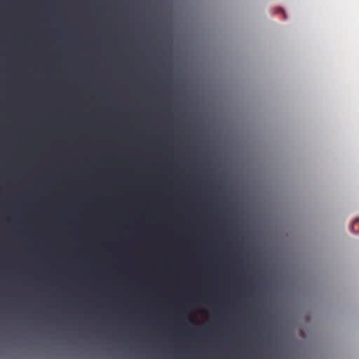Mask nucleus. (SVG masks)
Masks as SVG:
<instances>
[{
    "label": "nucleus",
    "instance_id": "obj_1",
    "mask_svg": "<svg viewBox=\"0 0 359 359\" xmlns=\"http://www.w3.org/2000/svg\"><path fill=\"white\" fill-rule=\"evenodd\" d=\"M358 222H359V219H355V220L353 222V224H352V226H351V230H352V231H353V225H354L355 223H357Z\"/></svg>",
    "mask_w": 359,
    "mask_h": 359
}]
</instances>
